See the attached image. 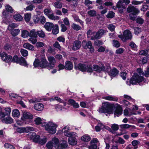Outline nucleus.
<instances>
[{
	"label": "nucleus",
	"mask_w": 149,
	"mask_h": 149,
	"mask_svg": "<svg viewBox=\"0 0 149 149\" xmlns=\"http://www.w3.org/2000/svg\"><path fill=\"white\" fill-rule=\"evenodd\" d=\"M144 80L143 77L140 76L138 73H134L132 77L130 78L129 81H127L126 82L129 85L131 84H136L137 83L140 85L139 84Z\"/></svg>",
	"instance_id": "1"
},
{
	"label": "nucleus",
	"mask_w": 149,
	"mask_h": 149,
	"mask_svg": "<svg viewBox=\"0 0 149 149\" xmlns=\"http://www.w3.org/2000/svg\"><path fill=\"white\" fill-rule=\"evenodd\" d=\"M43 126H45V130L49 133L51 134H54L56 132V128L58 125L52 121H50L47 123L44 122Z\"/></svg>",
	"instance_id": "2"
},
{
	"label": "nucleus",
	"mask_w": 149,
	"mask_h": 149,
	"mask_svg": "<svg viewBox=\"0 0 149 149\" xmlns=\"http://www.w3.org/2000/svg\"><path fill=\"white\" fill-rule=\"evenodd\" d=\"M113 104L108 102L103 103L102 106L98 110L100 113H110L112 112Z\"/></svg>",
	"instance_id": "3"
},
{
	"label": "nucleus",
	"mask_w": 149,
	"mask_h": 149,
	"mask_svg": "<svg viewBox=\"0 0 149 149\" xmlns=\"http://www.w3.org/2000/svg\"><path fill=\"white\" fill-rule=\"evenodd\" d=\"M76 69H78L82 72H92L91 65L87 64L79 63L77 66H75Z\"/></svg>",
	"instance_id": "4"
},
{
	"label": "nucleus",
	"mask_w": 149,
	"mask_h": 149,
	"mask_svg": "<svg viewBox=\"0 0 149 149\" xmlns=\"http://www.w3.org/2000/svg\"><path fill=\"white\" fill-rule=\"evenodd\" d=\"M118 37L124 42H125L127 40H131L132 38L131 33L128 30H125L123 32V35H119Z\"/></svg>",
	"instance_id": "5"
},
{
	"label": "nucleus",
	"mask_w": 149,
	"mask_h": 149,
	"mask_svg": "<svg viewBox=\"0 0 149 149\" xmlns=\"http://www.w3.org/2000/svg\"><path fill=\"white\" fill-rule=\"evenodd\" d=\"M107 32L106 30L103 29L99 30L96 33L95 36H92L91 38V40H95V39H99L105 33Z\"/></svg>",
	"instance_id": "6"
},
{
	"label": "nucleus",
	"mask_w": 149,
	"mask_h": 149,
	"mask_svg": "<svg viewBox=\"0 0 149 149\" xmlns=\"http://www.w3.org/2000/svg\"><path fill=\"white\" fill-rule=\"evenodd\" d=\"M47 59L49 61V63H48L49 70L53 69L56 62L55 58L52 56H49L48 57Z\"/></svg>",
	"instance_id": "7"
},
{
	"label": "nucleus",
	"mask_w": 149,
	"mask_h": 149,
	"mask_svg": "<svg viewBox=\"0 0 149 149\" xmlns=\"http://www.w3.org/2000/svg\"><path fill=\"white\" fill-rule=\"evenodd\" d=\"M93 68L94 71L100 73L102 71H104L105 70V68L104 65L101 63L98 65H93Z\"/></svg>",
	"instance_id": "8"
},
{
	"label": "nucleus",
	"mask_w": 149,
	"mask_h": 149,
	"mask_svg": "<svg viewBox=\"0 0 149 149\" xmlns=\"http://www.w3.org/2000/svg\"><path fill=\"white\" fill-rule=\"evenodd\" d=\"M69 129V127L68 126H66L63 129L62 132L64 133L65 135L68 137L76 136V133L75 132L68 131Z\"/></svg>",
	"instance_id": "9"
},
{
	"label": "nucleus",
	"mask_w": 149,
	"mask_h": 149,
	"mask_svg": "<svg viewBox=\"0 0 149 149\" xmlns=\"http://www.w3.org/2000/svg\"><path fill=\"white\" fill-rule=\"evenodd\" d=\"M33 118V116L31 113L26 111L23 113L22 116L21 118V120L24 121L26 119L32 120Z\"/></svg>",
	"instance_id": "10"
},
{
	"label": "nucleus",
	"mask_w": 149,
	"mask_h": 149,
	"mask_svg": "<svg viewBox=\"0 0 149 149\" xmlns=\"http://www.w3.org/2000/svg\"><path fill=\"white\" fill-rule=\"evenodd\" d=\"M14 11V10L10 6L7 5L5 6V9L3 10L2 13L3 15L7 16L8 14V13H12Z\"/></svg>",
	"instance_id": "11"
},
{
	"label": "nucleus",
	"mask_w": 149,
	"mask_h": 149,
	"mask_svg": "<svg viewBox=\"0 0 149 149\" xmlns=\"http://www.w3.org/2000/svg\"><path fill=\"white\" fill-rule=\"evenodd\" d=\"M40 66L42 68H47L49 69L48 62L44 56H43L40 59Z\"/></svg>",
	"instance_id": "12"
},
{
	"label": "nucleus",
	"mask_w": 149,
	"mask_h": 149,
	"mask_svg": "<svg viewBox=\"0 0 149 149\" xmlns=\"http://www.w3.org/2000/svg\"><path fill=\"white\" fill-rule=\"evenodd\" d=\"M82 43L83 45H85L84 47L85 48H88L90 49V51L91 53H93L94 51V48L93 47L91 41H89L87 42L85 40H83L82 41Z\"/></svg>",
	"instance_id": "13"
},
{
	"label": "nucleus",
	"mask_w": 149,
	"mask_h": 149,
	"mask_svg": "<svg viewBox=\"0 0 149 149\" xmlns=\"http://www.w3.org/2000/svg\"><path fill=\"white\" fill-rule=\"evenodd\" d=\"M91 145L87 147L89 149H97V145L99 144L97 139L95 138L92 140L90 142Z\"/></svg>",
	"instance_id": "14"
},
{
	"label": "nucleus",
	"mask_w": 149,
	"mask_h": 149,
	"mask_svg": "<svg viewBox=\"0 0 149 149\" xmlns=\"http://www.w3.org/2000/svg\"><path fill=\"white\" fill-rule=\"evenodd\" d=\"M124 3L123 0H119L116 5V7L120 13H123V10L125 9L126 8V6Z\"/></svg>",
	"instance_id": "15"
},
{
	"label": "nucleus",
	"mask_w": 149,
	"mask_h": 149,
	"mask_svg": "<svg viewBox=\"0 0 149 149\" xmlns=\"http://www.w3.org/2000/svg\"><path fill=\"white\" fill-rule=\"evenodd\" d=\"M1 58L4 61L6 62H10L12 59V56L10 55H8L5 52H3L1 54Z\"/></svg>",
	"instance_id": "16"
},
{
	"label": "nucleus",
	"mask_w": 149,
	"mask_h": 149,
	"mask_svg": "<svg viewBox=\"0 0 149 149\" xmlns=\"http://www.w3.org/2000/svg\"><path fill=\"white\" fill-rule=\"evenodd\" d=\"M127 11L128 13H133L135 15H136L140 12L138 9L134 7L133 6L128 7L127 8Z\"/></svg>",
	"instance_id": "17"
},
{
	"label": "nucleus",
	"mask_w": 149,
	"mask_h": 149,
	"mask_svg": "<svg viewBox=\"0 0 149 149\" xmlns=\"http://www.w3.org/2000/svg\"><path fill=\"white\" fill-rule=\"evenodd\" d=\"M81 42L79 40H75L74 41L72 47V49L75 51L79 49L81 47Z\"/></svg>",
	"instance_id": "18"
},
{
	"label": "nucleus",
	"mask_w": 149,
	"mask_h": 149,
	"mask_svg": "<svg viewBox=\"0 0 149 149\" xmlns=\"http://www.w3.org/2000/svg\"><path fill=\"white\" fill-rule=\"evenodd\" d=\"M123 109L121 106L118 105L116 107L114 112V115L117 116H119L122 113Z\"/></svg>",
	"instance_id": "19"
},
{
	"label": "nucleus",
	"mask_w": 149,
	"mask_h": 149,
	"mask_svg": "<svg viewBox=\"0 0 149 149\" xmlns=\"http://www.w3.org/2000/svg\"><path fill=\"white\" fill-rule=\"evenodd\" d=\"M29 135L34 142H37L40 139V136L38 135H36V134L35 132H31L29 133Z\"/></svg>",
	"instance_id": "20"
},
{
	"label": "nucleus",
	"mask_w": 149,
	"mask_h": 149,
	"mask_svg": "<svg viewBox=\"0 0 149 149\" xmlns=\"http://www.w3.org/2000/svg\"><path fill=\"white\" fill-rule=\"evenodd\" d=\"M77 134L76 136L69 137L68 139V142L70 144L72 145H75L77 143V141L75 136H77Z\"/></svg>",
	"instance_id": "21"
},
{
	"label": "nucleus",
	"mask_w": 149,
	"mask_h": 149,
	"mask_svg": "<svg viewBox=\"0 0 149 149\" xmlns=\"http://www.w3.org/2000/svg\"><path fill=\"white\" fill-rule=\"evenodd\" d=\"M43 104L41 103H37L34 105V108L36 110L38 111H41L44 108Z\"/></svg>",
	"instance_id": "22"
},
{
	"label": "nucleus",
	"mask_w": 149,
	"mask_h": 149,
	"mask_svg": "<svg viewBox=\"0 0 149 149\" xmlns=\"http://www.w3.org/2000/svg\"><path fill=\"white\" fill-rule=\"evenodd\" d=\"M73 67L72 63L69 61H66L65 63V68L66 70H71Z\"/></svg>",
	"instance_id": "23"
},
{
	"label": "nucleus",
	"mask_w": 149,
	"mask_h": 149,
	"mask_svg": "<svg viewBox=\"0 0 149 149\" xmlns=\"http://www.w3.org/2000/svg\"><path fill=\"white\" fill-rule=\"evenodd\" d=\"M52 143L54 147L55 148H57L59 143V141L58 139L56 137H54L52 139L51 141H50Z\"/></svg>",
	"instance_id": "24"
},
{
	"label": "nucleus",
	"mask_w": 149,
	"mask_h": 149,
	"mask_svg": "<svg viewBox=\"0 0 149 149\" xmlns=\"http://www.w3.org/2000/svg\"><path fill=\"white\" fill-rule=\"evenodd\" d=\"M103 98L108 100L113 101L115 102L118 101V99L117 97L112 96H104L103 97Z\"/></svg>",
	"instance_id": "25"
},
{
	"label": "nucleus",
	"mask_w": 149,
	"mask_h": 149,
	"mask_svg": "<svg viewBox=\"0 0 149 149\" xmlns=\"http://www.w3.org/2000/svg\"><path fill=\"white\" fill-rule=\"evenodd\" d=\"M68 102L69 104L72 106L74 108H77L79 107V105L78 103L72 99H70L68 100Z\"/></svg>",
	"instance_id": "26"
},
{
	"label": "nucleus",
	"mask_w": 149,
	"mask_h": 149,
	"mask_svg": "<svg viewBox=\"0 0 149 149\" xmlns=\"http://www.w3.org/2000/svg\"><path fill=\"white\" fill-rule=\"evenodd\" d=\"M54 24L50 22H47L44 25L45 28L48 31H50L54 27Z\"/></svg>",
	"instance_id": "27"
},
{
	"label": "nucleus",
	"mask_w": 149,
	"mask_h": 149,
	"mask_svg": "<svg viewBox=\"0 0 149 149\" xmlns=\"http://www.w3.org/2000/svg\"><path fill=\"white\" fill-rule=\"evenodd\" d=\"M3 123L6 124H11L13 122V120L10 117H7L2 119Z\"/></svg>",
	"instance_id": "28"
},
{
	"label": "nucleus",
	"mask_w": 149,
	"mask_h": 149,
	"mask_svg": "<svg viewBox=\"0 0 149 149\" xmlns=\"http://www.w3.org/2000/svg\"><path fill=\"white\" fill-rule=\"evenodd\" d=\"M68 145L67 142L65 141H63L60 144L59 143L57 148L62 149L67 147Z\"/></svg>",
	"instance_id": "29"
},
{
	"label": "nucleus",
	"mask_w": 149,
	"mask_h": 149,
	"mask_svg": "<svg viewBox=\"0 0 149 149\" xmlns=\"http://www.w3.org/2000/svg\"><path fill=\"white\" fill-rule=\"evenodd\" d=\"M23 47L26 49L31 51L34 50L33 46L28 43H25L23 45Z\"/></svg>",
	"instance_id": "30"
},
{
	"label": "nucleus",
	"mask_w": 149,
	"mask_h": 149,
	"mask_svg": "<svg viewBox=\"0 0 149 149\" xmlns=\"http://www.w3.org/2000/svg\"><path fill=\"white\" fill-rule=\"evenodd\" d=\"M18 63L24 66H26L28 65L25 58L22 57L19 58Z\"/></svg>",
	"instance_id": "31"
},
{
	"label": "nucleus",
	"mask_w": 149,
	"mask_h": 149,
	"mask_svg": "<svg viewBox=\"0 0 149 149\" xmlns=\"http://www.w3.org/2000/svg\"><path fill=\"white\" fill-rule=\"evenodd\" d=\"M118 71L116 68H113L109 72V74L110 75L115 77L118 74Z\"/></svg>",
	"instance_id": "32"
},
{
	"label": "nucleus",
	"mask_w": 149,
	"mask_h": 149,
	"mask_svg": "<svg viewBox=\"0 0 149 149\" xmlns=\"http://www.w3.org/2000/svg\"><path fill=\"white\" fill-rule=\"evenodd\" d=\"M13 18L17 21H21L23 19L22 16L19 14L17 13L13 16Z\"/></svg>",
	"instance_id": "33"
},
{
	"label": "nucleus",
	"mask_w": 149,
	"mask_h": 149,
	"mask_svg": "<svg viewBox=\"0 0 149 149\" xmlns=\"http://www.w3.org/2000/svg\"><path fill=\"white\" fill-rule=\"evenodd\" d=\"M34 122L37 125H39L41 124H42L43 126V124L44 122L43 121L42 119L40 117H37L34 119Z\"/></svg>",
	"instance_id": "34"
},
{
	"label": "nucleus",
	"mask_w": 149,
	"mask_h": 149,
	"mask_svg": "<svg viewBox=\"0 0 149 149\" xmlns=\"http://www.w3.org/2000/svg\"><path fill=\"white\" fill-rule=\"evenodd\" d=\"M10 31L11 34L13 37H15L18 35L20 31V30L19 29H13Z\"/></svg>",
	"instance_id": "35"
},
{
	"label": "nucleus",
	"mask_w": 149,
	"mask_h": 149,
	"mask_svg": "<svg viewBox=\"0 0 149 149\" xmlns=\"http://www.w3.org/2000/svg\"><path fill=\"white\" fill-rule=\"evenodd\" d=\"M90 139V137L87 134H85L82 136L81 138V140L82 141L85 142L88 141Z\"/></svg>",
	"instance_id": "36"
},
{
	"label": "nucleus",
	"mask_w": 149,
	"mask_h": 149,
	"mask_svg": "<svg viewBox=\"0 0 149 149\" xmlns=\"http://www.w3.org/2000/svg\"><path fill=\"white\" fill-rule=\"evenodd\" d=\"M37 36L38 35L40 38H43L45 36V33L42 30H37Z\"/></svg>",
	"instance_id": "37"
},
{
	"label": "nucleus",
	"mask_w": 149,
	"mask_h": 149,
	"mask_svg": "<svg viewBox=\"0 0 149 149\" xmlns=\"http://www.w3.org/2000/svg\"><path fill=\"white\" fill-rule=\"evenodd\" d=\"M48 17L50 19L54 20H58L59 19V17L57 16L54 15L53 13H51Z\"/></svg>",
	"instance_id": "38"
},
{
	"label": "nucleus",
	"mask_w": 149,
	"mask_h": 149,
	"mask_svg": "<svg viewBox=\"0 0 149 149\" xmlns=\"http://www.w3.org/2000/svg\"><path fill=\"white\" fill-rule=\"evenodd\" d=\"M29 36L30 37H37V31H36L35 29L32 30L30 31Z\"/></svg>",
	"instance_id": "39"
},
{
	"label": "nucleus",
	"mask_w": 149,
	"mask_h": 149,
	"mask_svg": "<svg viewBox=\"0 0 149 149\" xmlns=\"http://www.w3.org/2000/svg\"><path fill=\"white\" fill-rule=\"evenodd\" d=\"M54 6L57 9H61L62 7V3L59 1H57L54 4Z\"/></svg>",
	"instance_id": "40"
},
{
	"label": "nucleus",
	"mask_w": 149,
	"mask_h": 149,
	"mask_svg": "<svg viewBox=\"0 0 149 149\" xmlns=\"http://www.w3.org/2000/svg\"><path fill=\"white\" fill-rule=\"evenodd\" d=\"M46 142L47 138L45 136H43L41 137L39 141V143L42 145H43L45 144Z\"/></svg>",
	"instance_id": "41"
},
{
	"label": "nucleus",
	"mask_w": 149,
	"mask_h": 149,
	"mask_svg": "<svg viewBox=\"0 0 149 149\" xmlns=\"http://www.w3.org/2000/svg\"><path fill=\"white\" fill-rule=\"evenodd\" d=\"M52 32L54 34L56 35L59 32L58 26L57 25H55L54 26Z\"/></svg>",
	"instance_id": "42"
},
{
	"label": "nucleus",
	"mask_w": 149,
	"mask_h": 149,
	"mask_svg": "<svg viewBox=\"0 0 149 149\" xmlns=\"http://www.w3.org/2000/svg\"><path fill=\"white\" fill-rule=\"evenodd\" d=\"M112 44L114 47L116 48L120 46L119 42L116 40H113Z\"/></svg>",
	"instance_id": "43"
},
{
	"label": "nucleus",
	"mask_w": 149,
	"mask_h": 149,
	"mask_svg": "<svg viewBox=\"0 0 149 149\" xmlns=\"http://www.w3.org/2000/svg\"><path fill=\"white\" fill-rule=\"evenodd\" d=\"M73 17L74 19V20L78 22H79L80 24H81V25L83 26L84 25V22L82 21V20H80L79 18V17L78 16L76 15H74L73 16Z\"/></svg>",
	"instance_id": "44"
},
{
	"label": "nucleus",
	"mask_w": 149,
	"mask_h": 149,
	"mask_svg": "<svg viewBox=\"0 0 149 149\" xmlns=\"http://www.w3.org/2000/svg\"><path fill=\"white\" fill-rule=\"evenodd\" d=\"M21 33L22 36L24 38L28 37L29 35V32L26 30L22 31Z\"/></svg>",
	"instance_id": "45"
},
{
	"label": "nucleus",
	"mask_w": 149,
	"mask_h": 149,
	"mask_svg": "<svg viewBox=\"0 0 149 149\" xmlns=\"http://www.w3.org/2000/svg\"><path fill=\"white\" fill-rule=\"evenodd\" d=\"M71 27L75 31H79L81 30V27L80 26L74 23H73L72 24Z\"/></svg>",
	"instance_id": "46"
},
{
	"label": "nucleus",
	"mask_w": 149,
	"mask_h": 149,
	"mask_svg": "<svg viewBox=\"0 0 149 149\" xmlns=\"http://www.w3.org/2000/svg\"><path fill=\"white\" fill-rule=\"evenodd\" d=\"M18 25L17 24L15 23H12L10 24L8 26V30L10 31L13 29L17 27Z\"/></svg>",
	"instance_id": "47"
},
{
	"label": "nucleus",
	"mask_w": 149,
	"mask_h": 149,
	"mask_svg": "<svg viewBox=\"0 0 149 149\" xmlns=\"http://www.w3.org/2000/svg\"><path fill=\"white\" fill-rule=\"evenodd\" d=\"M12 115L13 116L17 117L20 115V113L18 109H15L13 111Z\"/></svg>",
	"instance_id": "48"
},
{
	"label": "nucleus",
	"mask_w": 149,
	"mask_h": 149,
	"mask_svg": "<svg viewBox=\"0 0 149 149\" xmlns=\"http://www.w3.org/2000/svg\"><path fill=\"white\" fill-rule=\"evenodd\" d=\"M88 14L91 16L93 17L95 16L96 14V11L94 10H91L88 11L87 12Z\"/></svg>",
	"instance_id": "49"
},
{
	"label": "nucleus",
	"mask_w": 149,
	"mask_h": 149,
	"mask_svg": "<svg viewBox=\"0 0 149 149\" xmlns=\"http://www.w3.org/2000/svg\"><path fill=\"white\" fill-rule=\"evenodd\" d=\"M43 12L48 17L52 13V10L50 8H46L44 10Z\"/></svg>",
	"instance_id": "50"
},
{
	"label": "nucleus",
	"mask_w": 149,
	"mask_h": 149,
	"mask_svg": "<svg viewBox=\"0 0 149 149\" xmlns=\"http://www.w3.org/2000/svg\"><path fill=\"white\" fill-rule=\"evenodd\" d=\"M149 49L141 50L139 52V54L141 55L146 56L148 54Z\"/></svg>",
	"instance_id": "51"
},
{
	"label": "nucleus",
	"mask_w": 149,
	"mask_h": 149,
	"mask_svg": "<svg viewBox=\"0 0 149 149\" xmlns=\"http://www.w3.org/2000/svg\"><path fill=\"white\" fill-rule=\"evenodd\" d=\"M31 18V14L30 13H26L25 15L24 19L26 22H28Z\"/></svg>",
	"instance_id": "52"
},
{
	"label": "nucleus",
	"mask_w": 149,
	"mask_h": 149,
	"mask_svg": "<svg viewBox=\"0 0 149 149\" xmlns=\"http://www.w3.org/2000/svg\"><path fill=\"white\" fill-rule=\"evenodd\" d=\"M20 52L22 55L24 57L28 55V52L26 50L22 49L20 50Z\"/></svg>",
	"instance_id": "53"
},
{
	"label": "nucleus",
	"mask_w": 149,
	"mask_h": 149,
	"mask_svg": "<svg viewBox=\"0 0 149 149\" xmlns=\"http://www.w3.org/2000/svg\"><path fill=\"white\" fill-rule=\"evenodd\" d=\"M30 38L28 39V40L33 44H35L37 42V37H30Z\"/></svg>",
	"instance_id": "54"
},
{
	"label": "nucleus",
	"mask_w": 149,
	"mask_h": 149,
	"mask_svg": "<svg viewBox=\"0 0 149 149\" xmlns=\"http://www.w3.org/2000/svg\"><path fill=\"white\" fill-rule=\"evenodd\" d=\"M24 130L25 132H28L30 131H34V128L33 127H24Z\"/></svg>",
	"instance_id": "55"
},
{
	"label": "nucleus",
	"mask_w": 149,
	"mask_h": 149,
	"mask_svg": "<svg viewBox=\"0 0 149 149\" xmlns=\"http://www.w3.org/2000/svg\"><path fill=\"white\" fill-rule=\"evenodd\" d=\"M139 142L137 140H134L132 142V145L134 146L133 149H136L138 148L137 145Z\"/></svg>",
	"instance_id": "56"
},
{
	"label": "nucleus",
	"mask_w": 149,
	"mask_h": 149,
	"mask_svg": "<svg viewBox=\"0 0 149 149\" xmlns=\"http://www.w3.org/2000/svg\"><path fill=\"white\" fill-rule=\"evenodd\" d=\"M4 147L7 149H14V146L8 143H6L4 145Z\"/></svg>",
	"instance_id": "57"
},
{
	"label": "nucleus",
	"mask_w": 149,
	"mask_h": 149,
	"mask_svg": "<svg viewBox=\"0 0 149 149\" xmlns=\"http://www.w3.org/2000/svg\"><path fill=\"white\" fill-rule=\"evenodd\" d=\"M35 8V6L31 4L26 7V8L24 9V10L26 11H31Z\"/></svg>",
	"instance_id": "58"
},
{
	"label": "nucleus",
	"mask_w": 149,
	"mask_h": 149,
	"mask_svg": "<svg viewBox=\"0 0 149 149\" xmlns=\"http://www.w3.org/2000/svg\"><path fill=\"white\" fill-rule=\"evenodd\" d=\"M40 61L39 60L36 59L34 62L33 65L35 68H37L40 66Z\"/></svg>",
	"instance_id": "59"
},
{
	"label": "nucleus",
	"mask_w": 149,
	"mask_h": 149,
	"mask_svg": "<svg viewBox=\"0 0 149 149\" xmlns=\"http://www.w3.org/2000/svg\"><path fill=\"white\" fill-rule=\"evenodd\" d=\"M16 131L18 133H19L25 132L24 127H17L16 129Z\"/></svg>",
	"instance_id": "60"
},
{
	"label": "nucleus",
	"mask_w": 149,
	"mask_h": 149,
	"mask_svg": "<svg viewBox=\"0 0 149 149\" xmlns=\"http://www.w3.org/2000/svg\"><path fill=\"white\" fill-rule=\"evenodd\" d=\"M120 126L122 129H127L132 126V125L126 124L121 125Z\"/></svg>",
	"instance_id": "61"
},
{
	"label": "nucleus",
	"mask_w": 149,
	"mask_h": 149,
	"mask_svg": "<svg viewBox=\"0 0 149 149\" xmlns=\"http://www.w3.org/2000/svg\"><path fill=\"white\" fill-rule=\"evenodd\" d=\"M111 128L113 130L117 131L119 129V126L116 124H114L112 125Z\"/></svg>",
	"instance_id": "62"
},
{
	"label": "nucleus",
	"mask_w": 149,
	"mask_h": 149,
	"mask_svg": "<svg viewBox=\"0 0 149 149\" xmlns=\"http://www.w3.org/2000/svg\"><path fill=\"white\" fill-rule=\"evenodd\" d=\"M53 46L55 48L58 49L59 50H61V47L60 44L58 42H55L53 44Z\"/></svg>",
	"instance_id": "63"
},
{
	"label": "nucleus",
	"mask_w": 149,
	"mask_h": 149,
	"mask_svg": "<svg viewBox=\"0 0 149 149\" xmlns=\"http://www.w3.org/2000/svg\"><path fill=\"white\" fill-rule=\"evenodd\" d=\"M114 13L112 11H110L107 15V17L108 18H112L114 16Z\"/></svg>",
	"instance_id": "64"
}]
</instances>
